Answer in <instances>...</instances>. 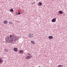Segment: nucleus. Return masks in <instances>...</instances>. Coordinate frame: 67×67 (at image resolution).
<instances>
[{
  "instance_id": "f8f14e48",
  "label": "nucleus",
  "mask_w": 67,
  "mask_h": 67,
  "mask_svg": "<svg viewBox=\"0 0 67 67\" xmlns=\"http://www.w3.org/2000/svg\"><path fill=\"white\" fill-rule=\"evenodd\" d=\"M31 43H32V44H35V42L33 41H32L31 42Z\"/></svg>"
},
{
  "instance_id": "f257e3e1",
  "label": "nucleus",
  "mask_w": 67,
  "mask_h": 67,
  "mask_svg": "<svg viewBox=\"0 0 67 67\" xmlns=\"http://www.w3.org/2000/svg\"><path fill=\"white\" fill-rule=\"evenodd\" d=\"M5 39L6 42L8 43H11V42H12V41H15L16 40V38L14 35H10L8 37H6Z\"/></svg>"
},
{
  "instance_id": "ddd939ff",
  "label": "nucleus",
  "mask_w": 67,
  "mask_h": 67,
  "mask_svg": "<svg viewBox=\"0 0 67 67\" xmlns=\"http://www.w3.org/2000/svg\"><path fill=\"white\" fill-rule=\"evenodd\" d=\"M4 51H5V52H8V49H4Z\"/></svg>"
},
{
  "instance_id": "6e6552de",
  "label": "nucleus",
  "mask_w": 67,
  "mask_h": 67,
  "mask_svg": "<svg viewBox=\"0 0 67 67\" xmlns=\"http://www.w3.org/2000/svg\"><path fill=\"white\" fill-rule=\"evenodd\" d=\"M42 4V3L41 2H39L38 4V5H39V6H41Z\"/></svg>"
},
{
  "instance_id": "39448f33",
  "label": "nucleus",
  "mask_w": 67,
  "mask_h": 67,
  "mask_svg": "<svg viewBox=\"0 0 67 67\" xmlns=\"http://www.w3.org/2000/svg\"><path fill=\"white\" fill-rule=\"evenodd\" d=\"M29 37H33V34H30L29 35Z\"/></svg>"
},
{
  "instance_id": "0eeeda50",
  "label": "nucleus",
  "mask_w": 67,
  "mask_h": 67,
  "mask_svg": "<svg viewBox=\"0 0 67 67\" xmlns=\"http://www.w3.org/2000/svg\"><path fill=\"white\" fill-rule=\"evenodd\" d=\"M14 51L15 52H17L18 51V49L16 48H14Z\"/></svg>"
},
{
  "instance_id": "2eb2a0df",
  "label": "nucleus",
  "mask_w": 67,
  "mask_h": 67,
  "mask_svg": "<svg viewBox=\"0 0 67 67\" xmlns=\"http://www.w3.org/2000/svg\"><path fill=\"white\" fill-rule=\"evenodd\" d=\"M63 66L62 65H59L58 66V67H63Z\"/></svg>"
},
{
  "instance_id": "6ab92c4d",
  "label": "nucleus",
  "mask_w": 67,
  "mask_h": 67,
  "mask_svg": "<svg viewBox=\"0 0 67 67\" xmlns=\"http://www.w3.org/2000/svg\"><path fill=\"white\" fill-rule=\"evenodd\" d=\"M38 67H40V66H38Z\"/></svg>"
},
{
  "instance_id": "20e7f679",
  "label": "nucleus",
  "mask_w": 67,
  "mask_h": 67,
  "mask_svg": "<svg viewBox=\"0 0 67 67\" xmlns=\"http://www.w3.org/2000/svg\"><path fill=\"white\" fill-rule=\"evenodd\" d=\"M56 20V18H54L52 20V22H55Z\"/></svg>"
},
{
  "instance_id": "9d476101",
  "label": "nucleus",
  "mask_w": 67,
  "mask_h": 67,
  "mask_svg": "<svg viewBox=\"0 0 67 67\" xmlns=\"http://www.w3.org/2000/svg\"><path fill=\"white\" fill-rule=\"evenodd\" d=\"M2 59V58H0V64L2 63L3 62V61Z\"/></svg>"
},
{
  "instance_id": "1a4fd4ad",
  "label": "nucleus",
  "mask_w": 67,
  "mask_h": 67,
  "mask_svg": "<svg viewBox=\"0 0 67 67\" xmlns=\"http://www.w3.org/2000/svg\"><path fill=\"white\" fill-rule=\"evenodd\" d=\"M48 38L49 39H52V38H53V36H49L48 37Z\"/></svg>"
},
{
  "instance_id": "a211bd4d",
  "label": "nucleus",
  "mask_w": 67,
  "mask_h": 67,
  "mask_svg": "<svg viewBox=\"0 0 67 67\" xmlns=\"http://www.w3.org/2000/svg\"><path fill=\"white\" fill-rule=\"evenodd\" d=\"M34 3V2H33V3H32V4H33Z\"/></svg>"
},
{
  "instance_id": "7ed1b4c3",
  "label": "nucleus",
  "mask_w": 67,
  "mask_h": 67,
  "mask_svg": "<svg viewBox=\"0 0 67 67\" xmlns=\"http://www.w3.org/2000/svg\"><path fill=\"white\" fill-rule=\"evenodd\" d=\"M3 23H4V24H6L8 23V21L7 20H4L3 21Z\"/></svg>"
},
{
  "instance_id": "f03ea898",
  "label": "nucleus",
  "mask_w": 67,
  "mask_h": 67,
  "mask_svg": "<svg viewBox=\"0 0 67 67\" xmlns=\"http://www.w3.org/2000/svg\"><path fill=\"white\" fill-rule=\"evenodd\" d=\"M32 57V55H31L29 53H27V56L26 57V59H30Z\"/></svg>"
},
{
  "instance_id": "423d86ee",
  "label": "nucleus",
  "mask_w": 67,
  "mask_h": 67,
  "mask_svg": "<svg viewBox=\"0 0 67 67\" xmlns=\"http://www.w3.org/2000/svg\"><path fill=\"white\" fill-rule=\"evenodd\" d=\"M23 50H20L19 51V53L20 54H23Z\"/></svg>"
},
{
  "instance_id": "dca6fc26",
  "label": "nucleus",
  "mask_w": 67,
  "mask_h": 67,
  "mask_svg": "<svg viewBox=\"0 0 67 67\" xmlns=\"http://www.w3.org/2000/svg\"><path fill=\"white\" fill-rule=\"evenodd\" d=\"M10 12H13V9H11L10 10Z\"/></svg>"
},
{
  "instance_id": "9b49d317",
  "label": "nucleus",
  "mask_w": 67,
  "mask_h": 67,
  "mask_svg": "<svg viewBox=\"0 0 67 67\" xmlns=\"http://www.w3.org/2000/svg\"><path fill=\"white\" fill-rule=\"evenodd\" d=\"M58 13H60V14H63V12L61 11H60L58 12Z\"/></svg>"
},
{
  "instance_id": "4468645a",
  "label": "nucleus",
  "mask_w": 67,
  "mask_h": 67,
  "mask_svg": "<svg viewBox=\"0 0 67 67\" xmlns=\"http://www.w3.org/2000/svg\"><path fill=\"white\" fill-rule=\"evenodd\" d=\"M9 24H12V21H9Z\"/></svg>"
},
{
  "instance_id": "f3484780",
  "label": "nucleus",
  "mask_w": 67,
  "mask_h": 67,
  "mask_svg": "<svg viewBox=\"0 0 67 67\" xmlns=\"http://www.w3.org/2000/svg\"><path fill=\"white\" fill-rule=\"evenodd\" d=\"M20 14V13L19 12L18 13V14Z\"/></svg>"
}]
</instances>
